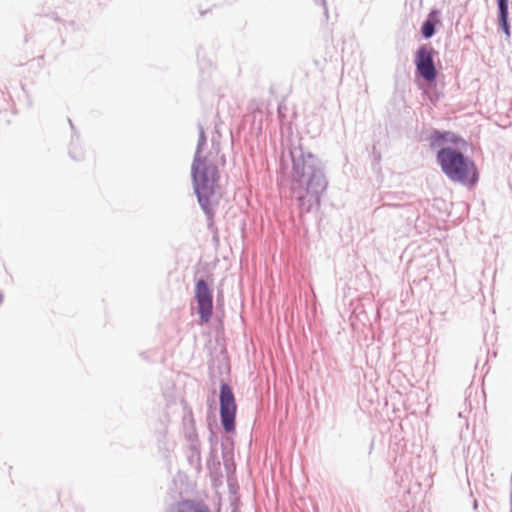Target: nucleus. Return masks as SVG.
<instances>
[{
    "label": "nucleus",
    "instance_id": "1",
    "mask_svg": "<svg viewBox=\"0 0 512 512\" xmlns=\"http://www.w3.org/2000/svg\"><path fill=\"white\" fill-rule=\"evenodd\" d=\"M291 193L300 213H309L321 205L328 187L325 164L301 143L291 144Z\"/></svg>",
    "mask_w": 512,
    "mask_h": 512
},
{
    "label": "nucleus",
    "instance_id": "2",
    "mask_svg": "<svg viewBox=\"0 0 512 512\" xmlns=\"http://www.w3.org/2000/svg\"><path fill=\"white\" fill-rule=\"evenodd\" d=\"M199 136L195 154L191 164V180L198 204L208 220L215 214L212 198L219 187L220 172L217 165L210 159L211 152L204 154L207 136L201 123L198 124Z\"/></svg>",
    "mask_w": 512,
    "mask_h": 512
},
{
    "label": "nucleus",
    "instance_id": "3",
    "mask_svg": "<svg viewBox=\"0 0 512 512\" xmlns=\"http://www.w3.org/2000/svg\"><path fill=\"white\" fill-rule=\"evenodd\" d=\"M436 162L452 182L471 185L478 182L475 162L457 147L447 146L437 150Z\"/></svg>",
    "mask_w": 512,
    "mask_h": 512
},
{
    "label": "nucleus",
    "instance_id": "4",
    "mask_svg": "<svg viewBox=\"0 0 512 512\" xmlns=\"http://www.w3.org/2000/svg\"><path fill=\"white\" fill-rule=\"evenodd\" d=\"M437 51L430 44H422L415 52L414 64L416 77L428 84L435 83L438 71L435 65Z\"/></svg>",
    "mask_w": 512,
    "mask_h": 512
},
{
    "label": "nucleus",
    "instance_id": "5",
    "mask_svg": "<svg viewBox=\"0 0 512 512\" xmlns=\"http://www.w3.org/2000/svg\"><path fill=\"white\" fill-rule=\"evenodd\" d=\"M219 402L221 426L226 433H233L236 428L237 406L233 389L226 382H221Z\"/></svg>",
    "mask_w": 512,
    "mask_h": 512
},
{
    "label": "nucleus",
    "instance_id": "6",
    "mask_svg": "<svg viewBox=\"0 0 512 512\" xmlns=\"http://www.w3.org/2000/svg\"><path fill=\"white\" fill-rule=\"evenodd\" d=\"M194 297L200 320L204 323L209 322L213 314V292L205 279L200 278L196 281Z\"/></svg>",
    "mask_w": 512,
    "mask_h": 512
},
{
    "label": "nucleus",
    "instance_id": "7",
    "mask_svg": "<svg viewBox=\"0 0 512 512\" xmlns=\"http://www.w3.org/2000/svg\"><path fill=\"white\" fill-rule=\"evenodd\" d=\"M429 142L431 150L447 147L446 144H452L455 147L465 146L467 142L458 134L452 131L433 129L426 139Z\"/></svg>",
    "mask_w": 512,
    "mask_h": 512
},
{
    "label": "nucleus",
    "instance_id": "8",
    "mask_svg": "<svg viewBox=\"0 0 512 512\" xmlns=\"http://www.w3.org/2000/svg\"><path fill=\"white\" fill-rule=\"evenodd\" d=\"M166 512H211V510L202 501L187 499L171 505Z\"/></svg>",
    "mask_w": 512,
    "mask_h": 512
},
{
    "label": "nucleus",
    "instance_id": "9",
    "mask_svg": "<svg viewBox=\"0 0 512 512\" xmlns=\"http://www.w3.org/2000/svg\"><path fill=\"white\" fill-rule=\"evenodd\" d=\"M498 12V25L502 32L507 36H511L509 24V0H496Z\"/></svg>",
    "mask_w": 512,
    "mask_h": 512
},
{
    "label": "nucleus",
    "instance_id": "10",
    "mask_svg": "<svg viewBox=\"0 0 512 512\" xmlns=\"http://www.w3.org/2000/svg\"><path fill=\"white\" fill-rule=\"evenodd\" d=\"M439 13H440L439 10H432L427 15L426 19L423 21V23L421 25L420 32H421V36L424 39L428 40L436 34V32H437L436 27L440 23L438 20Z\"/></svg>",
    "mask_w": 512,
    "mask_h": 512
},
{
    "label": "nucleus",
    "instance_id": "11",
    "mask_svg": "<svg viewBox=\"0 0 512 512\" xmlns=\"http://www.w3.org/2000/svg\"><path fill=\"white\" fill-rule=\"evenodd\" d=\"M188 447L187 459L191 466H193L197 471L201 470L202 461H201V449L199 440L190 441Z\"/></svg>",
    "mask_w": 512,
    "mask_h": 512
},
{
    "label": "nucleus",
    "instance_id": "12",
    "mask_svg": "<svg viewBox=\"0 0 512 512\" xmlns=\"http://www.w3.org/2000/svg\"><path fill=\"white\" fill-rule=\"evenodd\" d=\"M69 155L75 161H82L85 158V152L79 142V135L74 132L71 136Z\"/></svg>",
    "mask_w": 512,
    "mask_h": 512
},
{
    "label": "nucleus",
    "instance_id": "13",
    "mask_svg": "<svg viewBox=\"0 0 512 512\" xmlns=\"http://www.w3.org/2000/svg\"><path fill=\"white\" fill-rule=\"evenodd\" d=\"M207 468L211 473H217L221 468V463L217 457L215 448L210 449L209 457L207 459Z\"/></svg>",
    "mask_w": 512,
    "mask_h": 512
},
{
    "label": "nucleus",
    "instance_id": "14",
    "mask_svg": "<svg viewBox=\"0 0 512 512\" xmlns=\"http://www.w3.org/2000/svg\"><path fill=\"white\" fill-rule=\"evenodd\" d=\"M183 426H184V436L188 442L199 440L198 434L196 431V427H195V423L189 424V423L185 422V423H183Z\"/></svg>",
    "mask_w": 512,
    "mask_h": 512
},
{
    "label": "nucleus",
    "instance_id": "15",
    "mask_svg": "<svg viewBox=\"0 0 512 512\" xmlns=\"http://www.w3.org/2000/svg\"><path fill=\"white\" fill-rule=\"evenodd\" d=\"M185 422H187L189 424L195 423V420L193 417V412L190 409L183 416V423H185Z\"/></svg>",
    "mask_w": 512,
    "mask_h": 512
},
{
    "label": "nucleus",
    "instance_id": "16",
    "mask_svg": "<svg viewBox=\"0 0 512 512\" xmlns=\"http://www.w3.org/2000/svg\"><path fill=\"white\" fill-rule=\"evenodd\" d=\"M209 442H210V449L215 448L217 450V448H216L217 436L214 435V433H212V432L210 433V436H209Z\"/></svg>",
    "mask_w": 512,
    "mask_h": 512
},
{
    "label": "nucleus",
    "instance_id": "17",
    "mask_svg": "<svg viewBox=\"0 0 512 512\" xmlns=\"http://www.w3.org/2000/svg\"><path fill=\"white\" fill-rule=\"evenodd\" d=\"M315 4L321 5L324 8L325 14L328 13L326 0H314Z\"/></svg>",
    "mask_w": 512,
    "mask_h": 512
},
{
    "label": "nucleus",
    "instance_id": "18",
    "mask_svg": "<svg viewBox=\"0 0 512 512\" xmlns=\"http://www.w3.org/2000/svg\"><path fill=\"white\" fill-rule=\"evenodd\" d=\"M228 441H229V437L228 436L222 439L221 445L223 447V450H225V443L228 442Z\"/></svg>",
    "mask_w": 512,
    "mask_h": 512
},
{
    "label": "nucleus",
    "instance_id": "19",
    "mask_svg": "<svg viewBox=\"0 0 512 512\" xmlns=\"http://www.w3.org/2000/svg\"><path fill=\"white\" fill-rule=\"evenodd\" d=\"M510 512H512V490L510 494Z\"/></svg>",
    "mask_w": 512,
    "mask_h": 512
},
{
    "label": "nucleus",
    "instance_id": "20",
    "mask_svg": "<svg viewBox=\"0 0 512 512\" xmlns=\"http://www.w3.org/2000/svg\"><path fill=\"white\" fill-rule=\"evenodd\" d=\"M2 302H3V294H2V292L0 291V305L2 304Z\"/></svg>",
    "mask_w": 512,
    "mask_h": 512
},
{
    "label": "nucleus",
    "instance_id": "21",
    "mask_svg": "<svg viewBox=\"0 0 512 512\" xmlns=\"http://www.w3.org/2000/svg\"><path fill=\"white\" fill-rule=\"evenodd\" d=\"M68 122H69V124H70V126H71L72 130H74V126H73V123H72L71 119H68Z\"/></svg>",
    "mask_w": 512,
    "mask_h": 512
},
{
    "label": "nucleus",
    "instance_id": "22",
    "mask_svg": "<svg viewBox=\"0 0 512 512\" xmlns=\"http://www.w3.org/2000/svg\"><path fill=\"white\" fill-rule=\"evenodd\" d=\"M212 145H213V147L216 149V151H218V148H216V147H215V145H216V144H215L214 139H212Z\"/></svg>",
    "mask_w": 512,
    "mask_h": 512
},
{
    "label": "nucleus",
    "instance_id": "23",
    "mask_svg": "<svg viewBox=\"0 0 512 512\" xmlns=\"http://www.w3.org/2000/svg\"><path fill=\"white\" fill-rule=\"evenodd\" d=\"M223 458L225 459L226 458V452L223 451Z\"/></svg>",
    "mask_w": 512,
    "mask_h": 512
}]
</instances>
